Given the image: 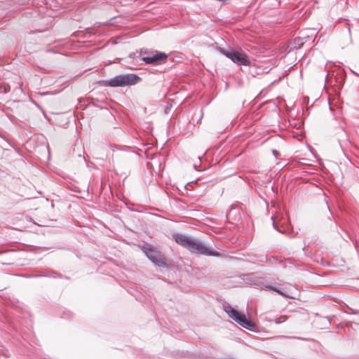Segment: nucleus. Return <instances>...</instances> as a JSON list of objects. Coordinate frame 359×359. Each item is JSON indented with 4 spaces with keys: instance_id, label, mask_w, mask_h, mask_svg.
<instances>
[{
    "instance_id": "39448f33",
    "label": "nucleus",
    "mask_w": 359,
    "mask_h": 359,
    "mask_svg": "<svg viewBox=\"0 0 359 359\" xmlns=\"http://www.w3.org/2000/svg\"><path fill=\"white\" fill-rule=\"evenodd\" d=\"M144 55L142 60L147 64H156L162 61H165L167 59V55L164 53L156 51L144 52Z\"/></svg>"
},
{
    "instance_id": "0eeeda50",
    "label": "nucleus",
    "mask_w": 359,
    "mask_h": 359,
    "mask_svg": "<svg viewBox=\"0 0 359 359\" xmlns=\"http://www.w3.org/2000/svg\"><path fill=\"white\" fill-rule=\"evenodd\" d=\"M145 253L147 257L154 264L158 266H163L165 264L164 259L161 256H158L151 249H149Z\"/></svg>"
},
{
    "instance_id": "f8f14e48",
    "label": "nucleus",
    "mask_w": 359,
    "mask_h": 359,
    "mask_svg": "<svg viewBox=\"0 0 359 359\" xmlns=\"http://www.w3.org/2000/svg\"><path fill=\"white\" fill-rule=\"evenodd\" d=\"M116 148L119 149L120 147L119 146H116Z\"/></svg>"
},
{
    "instance_id": "423d86ee",
    "label": "nucleus",
    "mask_w": 359,
    "mask_h": 359,
    "mask_svg": "<svg viewBox=\"0 0 359 359\" xmlns=\"http://www.w3.org/2000/svg\"><path fill=\"white\" fill-rule=\"evenodd\" d=\"M226 219L231 224H236L241 219V210L234 206H231L229 212L226 213Z\"/></svg>"
},
{
    "instance_id": "9d476101",
    "label": "nucleus",
    "mask_w": 359,
    "mask_h": 359,
    "mask_svg": "<svg viewBox=\"0 0 359 359\" xmlns=\"http://www.w3.org/2000/svg\"><path fill=\"white\" fill-rule=\"evenodd\" d=\"M341 81H339V85H340V86H341V85H342V81L344 80V79L343 76L341 77Z\"/></svg>"
},
{
    "instance_id": "9b49d317",
    "label": "nucleus",
    "mask_w": 359,
    "mask_h": 359,
    "mask_svg": "<svg viewBox=\"0 0 359 359\" xmlns=\"http://www.w3.org/2000/svg\"><path fill=\"white\" fill-rule=\"evenodd\" d=\"M273 153L274 155H276L278 154V151L276 150H273Z\"/></svg>"
},
{
    "instance_id": "f03ea898",
    "label": "nucleus",
    "mask_w": 359,
    "mask_h": 359,
    "mask_svg": "<svg viewBox=\"0 0 359 359\" xmlns=\"http://www.w3.org/2000/svg\"><path fill=\"white\" fill-rule=\"evenodd\" d=\"M140 78L134 74L117 75L115 77L104 81L106 86L111 87L132 86L137 83Z\"/></svg>"
},
{
    "instance_id": "6e6552de",
    "label": "nucleus",
    "mask_w": 359,
    "mask_h": 359,
    "mask_svg": "<svg viewBox=\"0 0 359 359\" xmlns=\"http://www.w3.org/2000/svg\"><path fill=\"white\" fill-rule=\"evenodd\" d=\"M272 281L274 283V285H270V284H264V283H260V284H259V285L262 289H265L266 290L275 291L277 293H278L279 294L282 295L283 297H289V296L285 292H284L283 291H282L280 289V287H279L280 285L279 284H276V283L275 282L274 280H273Z\"/></svg>"
},
{
    "instance_id": "f257e3e1",
    "label": "nucleus",
    "mask_w": 359,
    "mask_h": 359,
    "mask_svg": "<svg viewBox=\"0 0 359 359\" xmlns=\"http://www.w3.org/2000/svg\"><path fill=\"white\" fill-rule=\"evenodd\" d=\"M173 238L177 244L186 248L191 252L207 256H219L218 252L210 249L203 243L194 238L180 233L173 234Z\"/></svg>"
},
{
    "instance_id": "20e7f679",
    "label": "nucleus",
    "mask_w": 359,
    "mask_h": 359,
    "mask_svg": "<svg viewBox=\"0 0 359 359\" xmlns=\"http://www.w3.org/2000/svg\"><path fill=\"white\" fill-rule=\"evenodd\" d=\"M224 310L230 318H231L233 320H235L244 328L252 330V328L254 327L255 325L251 320L247 319L244 314L240 313L231 306L229 305L225 306Z\"/></svg>"
},
{
    "instance_id": "7ed1b4c3",
    "label": "nucleus",
    "mask_w": 359,
    "mask_h": 359,
    "mask_svg": "<svg viewBox=\"0 0 359 359\" xmlns=\"http://www.w3.org/2000/svg\"><path fill=\"white\" fill-rule=\"evenodd\" d=\"M221 52L233 62L238 65L249 66L250 60L243 50H224Z\"/></svg>"
},
{
    "instance_id": "1a4fd4ad",
    "label": "nucleus",
    "mask_w": 359,
    "mask_h": 359,
    "mask_svg": "<svg viewBox=\"0 0 359 359\" xmlns=\"http://www.w3.org/2000/svg\"><path fill=\"white\" fill-rule=\"evenodd\" d=\"M271 219L273 220V226L274 229H276L277 231H278L280 233H283L284 230L282 229L281 226H280L279 224H278V216L277 215L275 217H272Z\"/></svg>"
}]
</instances>
